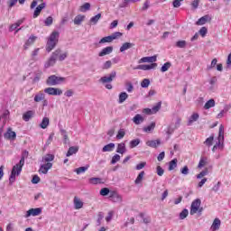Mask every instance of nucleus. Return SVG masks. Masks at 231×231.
Returning a JSON list of instances; mask_svg holds the SVG:
<instances>
[{"label":"nucleus","mask_w":231,"mask_h":231,"mask_svg":"<svg viewBox=\"0 0 231 231\" xmlns=\"http://www.w3.org/2000/svg\"><path fill=\"white\" fill-rule=\"evenodd\" d=\"M151 84V80H149V79H144L142 82H141V88H149V85Z\"/></svg>","instance_id":"nucleus-57"},{"label":"nucleus","mask_w":231,"mask_h":231,"mask_svg":"<svg viewBox=\"0 0 231 231\" xmlns=\"http://www.w3.org/2000/svg\"><path fill=\"white\" fill-rule=\"evenodd\" d=\"M217 140L218 142L212 148L213 152H216L217 147L221 145V142H225V126H223V125L219 126Z\"/></svg>","instance_id":"nucleus-4"},{"label":"nucleus","mask_w":231,"mask_h":231,"mask_svg":"<svg viewBox=\"0 0 231 231\" xmlns=\"http://www.w3.org/2000/svg\"><path fill=\"white\" fill-rule=\"evenodd\" d=\"M88 183H90L91 185H100L104 183V181H102V179L98 177H92L88 180Z\"/></svg>","instance_id":"nucleus-28"},{"label":"nucleus","mask_w":231,"mask_h":231,"mask_svg":"<svg viewBox=\"0 0 231 231\" xmlns=\"http://www.w3.org/2000/svg\"><path fill=\"white\" fill-rule=\"evenodd\" d=\"M189 216V209L184 208L180 213V219H185Z\"/></svg>","instance_id":"nucleus-51"},{"label":"nucleus","mask_w":231,"mask_h":231,"mask_svg":"<svg viewBox=\"0 0 231 231\" xmlns=\"http://www.w3.org/2000/svg\"><path fill=\"white\" fill-rule=\"evenodd\" d=\"M68 58V52H63L60 49H57L49 60L45 62L44 68L48 69V68H51V66H55L57 60H60V62H62V60H66Z\"/></svg>","instance_id":"nucleus-2"},{"label":"nucleus","mask_w":231,"mask_h":231,"mask_svg":"<svg viewBox=\"0 0 231 231\" xmlns=\"http://www.w3.org/2000/svg\"><path fill=\"white\" fill-rule=\"evenodd\" d=\"M125 136V131L124 129H120L116 134L117 140H122Z\"/></svg>","instance_id":"nucleus-56"},{"label":"nucleus","mask_w":231,"mask_h":231,"mask_svg":"<svg viewBox=\"0 0 231 231\" xmlns=\"http://www.w3.org/2000/svg\"><path fill=\"white\" fill-rule=\"evenodd\" d=\"M154 127H156V123L152 122L150 125L143 127V131L144 133H151L152 131H154Z\"/></svg>","instance_id":"nucleus-36"},{"label":"nucleus","mask_w":231,"mask_h":231,"mask_svg":"<svg viewBox=\"0 0 231 231\" xmlns=\"http://www.w3.org/2000/svg\"><path fill=\"white\" fill-rule=\"evenodd\" d=\"M199 114H198V113L193 114V115L189 117V121H188V125H191L193 122H198V119H199Z\"/></svg>","instance_id":"nucleus-33"},{"label":"nucleus","mask_w":231,"mask_h":231,"mask_svg":"<svg viewBox=\"0 0 231 231\" xmlns=\"http://www.w3.org/2000/svg\"><path fill=\"white\" fill-rule=\"evenodd\" d=\"M171 66H172V63H171L170 61L164 63L161 68L162 73H165V71H169V69H171Z\"/></svg>","instance_id":"nucleus-42"},{"label":"nucleus","mask_w":231,"mask_h":231,"mask_svg":"<svg viewBox=\"0 0 231 231\" xmlns=\"http://www.w3.org/2000/svg\"><path fill=\"white\" fill-rule=\"evenodd\" d=\"M112 65H113V63L111 62V60H106L103 64V69H109V68H111Z\"/></svg>","instance_id":"nucleus-63"},{"label":"nucleus","mask_w":231,"mask_h":231,"mask_svg":"<svg viewBox=\"0 0 231 231\" xmlns=\"http://www.w3.org/2000/svg\"><path fill=\"white\" fill-rule=\"evenodd\" d=\"M35 41H37V36H33V35L30 36L27 42H25L24 50H28V47L32 46V44H33Z\"/></svg>","instance_id":"nucleus-27"},{"label":"nucleus","mask_w":231,"mask_h":231,"mask_svg":"<svg viewBox=\"0 0 231 231\" xmlns=\"http://www.w3.org/2000/svg\"><path fill=\"white\" fill-rule=\"evenodd\" d=\"M156 171H157L158 176H163L165 172V171L163 170V168H162V166H157Z\"/></svg>","instance_id":"nucleus-64"},{"label":"nucleus","mask_w":231,"mask_h":231,"mask_svg":"<svg viewBox=\"0 0 231 231\" xmlns=\"http://www.w3.org/2000/svg\"><path fill=\"white\" fill-rule=\"evenodd\" d=\"M113 149H115V143H110L106 145H105L102 149L103 152H111V151H113Z\"/></svg>","instance_id":"nucleus-31"},{"label":"nucleus","mask_w":231,"mask_h":231,"mask_svg":"<svg viewBox=\"0 0 231 231\" xmlns=\"http://www.w3.org/2000/svg\"><path fill=\"white\" fill-rule=\"evenodd\" d=\"M58 42H59V32L54 31L51 32V34L48 39L47 45H46V51L50 53V51H51V50H53L55 46H57Z\"/></svg>","instance_id":"nucleus-3"},{"label":"nucleus","mask_w":231,"mask_h":231,"mask_svg":"<svg viewBox=\"0 0 231 231\" xmlns=\"http://www.w3.org/2000/svg\"><path fill=\"white\" fill-rule=\"evenodd\" d=\"M99 193L101 196H109L111 194V190H109L108 188H103L100 189Z\"/></svg>","instance_id":"nucleus-52"},{"label":"nucleus","mask_w":231,"mask_h":231,"mask_svg":"<svg viewBox=\"0 0 231 231\" xmlns=\"http://www.w3.org/2000/svg\"><path fill=\"white\" fill-rule=\"evenodd\" d=\"M143 176H145V171H141L134 180L135 185H139V183H142V180H143Z\"/></svg>","instance_id":"nucleus-40"},{"label":"nucleus","mask_w":231,"mask_h":231,"mask_svg":"<svg viewBox=\"0 0 231 231\" xmlns=\"http://www.w3.org/2000/svg\"><path fill=\"white\" fill-rule=\"evenodd\" d=\"M212 21V18H210V16H208V14H206L202 17H200L197 22L196 24L197 26H203V24H207V23H208Z\"/></svg>","instance_id":"nucleus-15"},{"label":"nucleus","mask_w":231,"mask_h":231,"mask_svg":"<svg viewBox=\"0 0 231 231\" xmlns=\"http://www.w3.org/2000/svg\"><path fill=\"white\" fill-rule=\"evenodd\" d=\"M160 109H162V101L158 102L156 106L152 107V114L156 115Z\"/></svg>","instance_id":"nucleus-43"},{"label":"nucleus","mask_w":231,"mask_h":231,"mask_svg":"<svg viewBox=\"0 0 231 231\" xmlns=\"http://www.w3.org/2000/svg\"><path fill=\"white\" fill-rule=\"evenodd\" d=\"M140 217L143 218V223H144V225H149V223H151V217H144L143 213H140Z\"/></svg>","instance_id":"nucleus-59"},{"label":"nucleus","mask_w":231,"mask_h":231,"mask_svg":"<svg viewBox=\"0 0 231 231\" xmlns=\"http://www.w3.org/2000/svg\"><path fill=\"white\" fill-rule=\"evenodd\" d=\"M109 198L114 203H122V195L118 194L116 191H110Z\"/></svg>","instance_id":"nucleus-12"},{"label":"nucleus","mask_w":231,"mask_h":231,"mask_svg":"<svg viewBox=\"0 0 231 231\" xmlns=\"http://www.w3.org/2000/svg\"><path fill=\"white\" fill-rule=\"evenodd\" d=\"M155 68H158V63H151L150 65H138L137 67L134 68V69H142L143 71H149L151 69H155Z\"/></svg>","instance_id":"nucleus-9"},{"label":"nucleus","mask_w":231,"mask_h":231,"mask_svg":"<svg viewBox=\"0 0 231 231\" xmlns=\"http://www.w3.org/2000/svg\"><path fill=\"white\" fill-rule=\"evenodd\" d=\"M177 48H185L187 46L186 41H179L176 42Z\"/></svg>","instance_id":"nucleus-61"},{"label":"nucleus","mask_w":231,"mask_h":231,"mask_svg":"<svg viewBox=\"0 0 231 231\" xmlns=\"http://www.w3.org/2000/svg\"><path fill=\"white\" fill-rule=\"evenodd\" d=\"M45 26H51L53 24V17L49 16L44 21Z\"/></svg>","instance_id":"nucleus-54"},{"label":"nucleus","mask_w":231,"mask_h":231,"mask_svg":"<svg viewBox=\"0 0 231 231\" xmlns=\"http://www.w3.org/2000/svg\"><path fill=\"white\" fill-rule=\"evenodd\" d=\"M106 42H113V40H112V38H111V35L103 37V38L99 41V44H106Z\"/></svg>","instance_id":"nucleus-48"},{"label":"nucleus","mask_w":231,"mask_h":231,"mask_svg":"<svg viewBox=\"0 0 231 231\" xmlns=\"http://www.w3.org/2000/svg\"><path fill=\"white\" fill-rule=\"evenodd\" d=\"M53 160H55V155L50 153L42 158L43 163H50V162H53Z\"/></svg>","instance_id":"nucleus-26"},{"label":"nucleus","mask_w":231,"mask_h":231,"mask_svg":"<svg viewBox=\"0 0 231 231\" xmlns=\"http://www.w3.org/2000/svg\"><path fill=\"white\" fill-rule=\"evenodd\" d=\"M216 106V100L214 98L209 99L205 105L204 109H210L211 107Z\"/></svg>","instance_id":"nucleus-30"},{"label":"nucleus","mask_w":231,"mask_h":231,"mask_svg":"<svg viewBox=\"0 0 231 231\" xmlns=\"http://www.w3.org/2000/svg\"><path fill=\"white\" fill-rule=\"evenodd\" d=\"M44 94L43 93H39L35 95L34 97V102H42L44 100Z\"/></svg>","instance_id":"nucleus-49"},{"label":"nucleus","mask_w":231,"mask_h":231,"mask_svg":"<svg viewBox=\"0 0 231 231\" xmlns=\"http://www.w3.org/2000/svg\"><path fill=\"white\" fill-rule=\"evenodd\" d=\"M113 53V46H108L101 50L98 53V57H106V55H111Z\"/></svg>","instance_id":"nucleus-17"},{"label":"nucleus","mask_w":231,"mask_h":231,"mask_svg":"<svg viewBox=\"0 0 231 231\" xmlns=\"http://www.w3.org/2000/svg\"><path fill=\"white\" fill-rule=\"evenodd\" d=\"M50 125V118L43 117L42 123L40 124V127L42 129H46Z\"/></svg>","instance_id":"nucleus-35"},{"label":"nucleus","mask_w":231,"mask_h":231,"mask_svg":"<svg viewBox=\"0 0 231 231\" xmlns=\"http://www.w3.org/2000/svg\"><path fill=\"white\" fill-rule=\"evenodd\" d=\"M41 214H42V208H31L26 212L24 217H30L31 216H33V217L41 216Z\"/></svg>","instance_id":"nucleus-10"},{"label":"nucleus","mask_w":231,"mask_h":231,"mask_svg":"<svg viewBox=\"0 0 231 231\" xmlns=\"http://www.w3.org/2000/svg\"><path fill=\"white\" fill-rule=\"evenodd\" d=\"M220 226H221V220L219 218H215L211 226V230L212 231L219 230Z\"/></svg>","instance_id":"nucleus-21"},{"label":"nucleus","mask_w":231,"mask_h":231,"mask_svg":"<svg viewBox=\"0 0 231 231\" xmlns=\"http://www.w3.org/2000/svg\"><path fill=\"white\" fill-rule=\"evenodd\" d=\"M212 143H214V134H211L208 138L206 139L204 144L208 147H212Z\"/></svg>","instance_id":"nucleus-41"},{"label":"nucleus","mask_w":231,"mask_h":231,"mask_svg":"<svg viewBox=\"0 0 231 231\" xmlns=\"http://www.w3.org/2000/svg\"><path fill=\"white\" fill-rule=\"evenodd\" d=\"M122 35H123L122 32H116L112 33V34L110 35V37H111L112 41H115V40H116V39L122 37Z\"/></svg>","instance_id":"nucleus-55"},{"label":"nucleus","mask_w":231,"mask_h":231,"mask_svg":"<svg viewBox=\"0 0 231 231\" xmlns=\"http://www.w3.org/2000/svg\"><path fill=\"white\" fill-rule=\"evenodd\" d=\"M44 8H46V3H42L37 5L32 14L33 19H37V17L41 15V13L42 12V10H44Z\"/></svg>","instance_id":"nucleus-14"},{"label":"nucleus","mask_w":231,"mask_h":231,"mask_svg":"<svg viewBox=\"0 0 231 231\" xmlns=\"http://www.w3.org/2000/svg\"><path fill=\"white\" fill-rule=\"evenodd\" d=\"M16 137H17V134L12 131L11 127H9L7 129V132L4 134V138H5V140H14V138Z\"/></svg>","instance_id":"nucleus-16"},{"label":"nucleus","mask_w":231,"mask_h":231,"mask_svg":"<svg viewBox=\"0 0 231 231\" xmlns=\"http://www.w3.org/2000/svg\"><path fill=\"white\" fill-rule=\"evenodd\" d=\"M61 135L63 136V143L67 145L69 143V138L68 137V132L65 129H60Z\"/></svg>","instance_id":"nucleus-32"},{"label":"nucleus","mask_w":231,"mask_h":231,"mask_svg":"<svg viewBox=\"0 0 231 231\" xmlns=\"http://www.w3.org/2000/svg\"><path fill=\"white\" fill-rule=\"evenodd\" d=\"M134 47V43L131 42H125L123 45L120 47V51L121 53H124L126 50H131V48Z\"/></svg>","instance_id":"nucleus-25"},{"label":"nucleus","mask_w":231,"mask_h":231,"mask_svg":"<svg viewBox=\"0 0 231 231\" xmlns=\"http://www.w3.org/2000/svg\"><path fill=\"white\" fill-rule=\"evenodd\" d=\"M44 93L52 97H60V95H62V89L50 87L44 89Z\"/></svg>","instance_id":"nucleus-8"},{"label":"nucleus","mask_w":231,"mask_h":231,"mask_svg":"<svg viewBox=\"0 0 231 231\" xmlns=\"http://www.w3.org/2000/svg\"><path fill=\"white\" fill-rule=\"evenodd\" d=\"M33 115H35V112L33 110H29L23 115V120H24V122H30V119L32 118Z\"/></svg>","instance_id":"nucleus-19"},{"label":"nucleus","mask_w":231,"mask_h":231,"mask_svg":"<svg viewBox=\"0 0 231 231\" xmlns=\"http://www.w3.org/2000/svg\"><path fill=\"white\" fill-rule=\"evenodd\" d=\"M84 207V202L80 200L78 197H74V208L79 210Z\"/></svg>","instance_id":"nucleus-20"},{"label":"nucleus","mask_w":231,"mask_h":231,"mask_svg":"<svg viewBox=\"0 0 231 231\" xmlns=\"http://www.w3.org/2000/svg\"><path fill=\"white\" fill-rule=\"evenodd\" d=\"M89 169V165L82 166L75 170L76 174H82Z\"/></svg>","instance_id":"nucleus-44"},{"label":"nucleus","mask_w":231,"mask_h":231,"mask_svg":"<svg viewBox=\"0 0 231 231\" xmlns=\"http://www.w3.org/2000/svg\"><path fill=\"white\" fill-rule=\"evenodd\" d=\"M101 18L102 14H97V15L90 18V23H92L93 24H97V23H98V21H100Z\"/></svg>","instance_id":"nucleus-46"},{"label":"nucleus","mask_w":231,"mask_h":231,"mask_svg":"<svg viewBox=\"0 0 231 231\" xmlns=\"http://www.w3.org/2000/svg\"><path fill=\"white\" fill-rule=\"evenodd\" d=\"M129 98V95L126 92H121L119 94V100H118V104H124V101Z\"/></svg>","instance_id":"nucleus-37"},{"label":"nucleus","mask_w":231,"mask_h":231,"mask_svg":"<svg viewBox=\"0 0 231 231\" xmlns=\"http://www.w3.org/2000/svg\"><path fill=\"white\" fill-rule=\"evenodd\" d=\"M65 79L62 77H57L56 75L50 76L47 80V86H59L61 82H64Z\"/></svg>","instance_id":"nucleus-5"},{"label":"nucleus","mask_w":231,"mask_h":231,"mask_svg":"<svg viewBox=\"0 0 231 231\" xmlns=\"http://www.w3.org/2000/svg\"><path fill=\"white\" fill-rule=\"evenodd\" d=\"M91 8V4L89 3H85L83 5L79 7V12H88V10H90Z\"/></svg>","instance_id":"nucleus-47"},{"label":"nucleus","mask_w":231,"mask_h":231,"mask_svg":"<svg viewBox=\"0 0 231 231\" xmlns=\"http://www.w3.org/2000/svg\"><path fill=\"white\" fill-rule=\"evenodd\" d=\"M79 152V146H71L69 148L66 156H73V154H77Z\"/></svg>","instance_id":"nucleus-23"},{"label":"nucleus","mask_w":231,"mask_h":231,"mask_svg":"<svg viewBox=\"0 0 231 231\" xmlns=\"http://www.w3.org/2000/svg\"><path fill=\"white\" fill-rule=\"evenodd\" d=\"M115 79H116V71L113 70L109 76L100 78L99 82H101V84H109L110 82H113Z\"/></svg>","instance_id":"nucleus-7"},{"label":"nucleus","mask_w":231,"mask_h":231,"mask_svg":"<svg viewBox=\"0 0 231 231\" xmlns=\"http://www.w3.org/2000/svg\"><path fill=\"white\" fill-rule=\"evenodd\" d=\"M207 163H208V159L207 157H201L198 165L199 169H203V167H205V165H207Z\"/></svg>","instance_id":"nucleus-34"},{"label":"nucleus","mask_w":231,"mask_h":231,"mask_svg":"<svg viewBox=\"0 0 231 231\" xmlns=\"http://www.w3.org/2000/svg\"><path fill=\"white\" fill-rule=\"evenodd\" d=\"M199 207H201V199H196L192 201L189 214L190 216H194V214H198V210H199Z\"/></svg>","instance_id":"nucleus-6"},{"label":"nucleus","mask_w":231,"mask_h":231,"mask_svg":"<svg viewBox=\"0 0 231 231\" xmlns=\"http://www.w3.org/2000/svg\"><path fill=\"white\" fill-rule=\"evenodd\" d=\"M53 167V163L51 162H46L44 164H42L39 169V172L42 174H48V171Z\"/></svg>","instance_id":"nucleus-13"},{"label":"nucleus","mask_w":231,"mask_h":231,"mask_svg":"<svg viewBox=\"0 0 231 231\" xmlns=\"http://www.w3.org/2000/svg\"><path fill=\"white\" fill-rule=\"evenodd\" d=\"M41 49L37 48L35 50L32 51V52L31 53V60H33V62H37L38 59H37V55H39V51Z\"/></svg>","instance_id":"nucleus-39"},{"label":"nucleus","mask_w":231,"mask_h":231,"mask_svg":"<svg viewBox=\"0 0 231 231\" xmlns=\"http://www.w3.org/2000/svg\"><path fill=\"white\" fill-rule=\"evenodd\" d=\"M31 181L33 183V185H37V183L41 181V178L38 175H33Z\"/></svg>","instance_id":"nucleus-62"},{"label":"nucleus","mask_w":231,"mask_h":231,"mask_svg":"<svg viewBox=\"0 0 231 231\" xmlns=\"http://www.w3.org/2000/svg\"><path fill=\"white\" fill-rule=\"evenodd\" d=\"M117 162H120V155H119V154H115V155L112 157L111 164H112V165H115V163H116Z\"/></svg>","instance_id":"nucleus-60"},{"label":"nucleus","mask_w":231,"mask_h":231,"mask_svg":"<svg viewBox=\"0 0 231 231\" xmlns=\"http://www.w3.org/2000/svg\"><path fill=\"white\" fill-rule=\"evenodd\" d=\"M146 145L148 147H152V149H156V147H158L159 145H162V141L160 139L147 141Z\"/></svg>","instance_id":"nucleus-18"},{"label":"nucleus","mask_w":231,"mask_h":231,"mask_svg":"<svg viewBox=\"0 0 231 231\" xmlns=\"http://www.w3.org/2000/svg\"><path fill=\"white\" fill-rule=\"evenodd\" d=\"M84 19H86L85 15L79 14L74 18V24L77 26H80L82 24V22H84Z\"/></svg>","instance_id":"nucleus-29"},{"label":"nucleus","mask_w":231,"mask_h":231,"mask_svg":"<svg viewBox=\"0 0 231 231\" xmlns=\"http://www.w3.org/2000/svg\"><path fill=\"white\" fill-rule=\"evenodd\" d=\"M28 156H30V152L24 150L22 152L19 163L15 164L12 169L11 175L9 177V185H14L15 182V176H19L23 171V167H24V161L28 158Z\"/></svg>","instance_id":"nucleus-1"},{"label":"nucleus","mask_w":231,"mask_h":231,"mask_svg":"<svg viewBox=\"0 0 231 231\" xmlns=\"http://www.w3.org/2000/svg\"><path fill=\"white\" fill-rule=\"evenodd\" d=\"M125 88L128 93H133V91L134 90V86H133V83L130 81L125 84Z\"/></svg>","instance_id":"nucleus-50"},{"label":"nucleus","mask_w":231,"mask_h":231,"mask_svg":"<svg viewBox=\"0 0 231 231\" xmlns=\"http://www.w3.org/2000/svg\"><path fill=\"white\" fill-rule=\"evenodd\" d=\"M158 59L157 55L150 56V57H143L138 60V64H143L145 62H150L152 64H156V60Z\"/></svg>","instance_id":"nucleus-11"},{"label":"nucleus","mask_w":231,"mask_h":231,"mask_svg":"<svg viewBox=\"0 0 231 231\" xmlns=\"http://www.w3.org/2000/svg\"><path fill=\"white\" fill-rule=\"evenodd\" d=\"M132 120L134 124H135V125H140V124H143V122L144 121L143 116H142V115L140 114L135 115V116Z\"/></svg>","instance_id":"nucleus-24"},{"label":"nucleus","mask_w":231,"mask_h":231,"mask_svg":"<svg viewBox=\"0 0 231 231\" xmlns=\"http://www.w3.org/2000/svg\"><path fill=\"white\" fill-rule=\"evenodd\" d=\"M8 116H10V111L9 110H5L2 116H0L1 120H4L6 122L8 120Z\"/></svg>","instance_id":"nucleus-53"},{"label":"nucleus","mask_w":231,"mask_h":231,"mask_svg":"<svg viewBox=\"0 0 231 231\" xmlns=\"http://www.w3.org/2000/svg\"><path fill=\"white\" fill-rule=\"evenodd\" d=\"M126 151L125 143H120L117 144L116 152H118V154H125Z\"/></svg>","instance_id":"nucleus-22"},{"label":"nucleus","mask_w":231,"mask_h":231,"mask_svg":"<svg viewBox=\"0 0 231 231\" xmlns=\"http://www.w3.org/2000/svg\"><path fill=\"white\" fill-rule=\"evenodd\" d=\"M129 145H130V149H134V147H138V145H140V139H134V140H132L130 143H129Z\"/></svg>","instance_id":"nucleus-45"},{"label":"nucleus","mask_w":231,"mask_h":231,"mask_svg":"<svg viewBox=\"0 0 231 231\" xmlns=\"http://www.w3.org/2000/svg\"><path fill=\"white\" fill-rule=\"evenodd\" d=\"M178 167V159H173L169 163V171H174Z\"/></svg>","instance_id":"nucleus-38"},{"label":"nucleus","mask_w":231,"mask_h":231,"mask_svg":"<svg viewBox=\"0 0 231 231\" xmlns=\"http://www.w3.org/2000/svg\"><path fill=\"white\" fill-rule=\"evenodd\" d=\"M208 174V169H206L199 172V174L197 175L198 180H201L204 176H207Z\"/></svg>","instance_id":"nucleus-58"}]
</instances>
